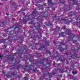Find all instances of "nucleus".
I'll return each mask as SVG.
<instances>
[{"instance_id":"nucleus-26","label":"nucleus","mask_w":80,"mask_h":80,"mask_svg":"<svg viewBox=\"0 0 80 80\" xmlns=\"http://www.w3.org/2000/svg\"><path fill=\"white\" fill-rule=\"evenodd\" d=\"M72 36H73V37H74V36L72 35Z\"/></svg>"},{"instance_id":"nucleus-3","label":"nucleus","mask_w":80,"mask_h":80,"mask_svg":"<svg viewBox=\"0 0 80 80\" xmlns=\"http://www.w3.org/2000/svg\"><path fill=\"white\" fill-rule=\"evenodd\" d=\"M59 50H60V51H62V50H63V48H59Z\"/></svg>"},{"instance_id":"nucleus-19","label":"nucleus","mask_w":80,"mask_h":80,"mask_svg":"<svg viewBox=\"0 0 80 80\" xmlns=\"http://www.w3.org/2000/svg\"><path fill=\"white\" fill-rule=\"evenodd\" d=\"M28 66H25V67H28Z\"/></svg>"},{"instance_id":"nucleus-13","label":"nucleus","mask_w":80,"mask_h":80,"mask_svg":"<svg viewBox=\"0 0 80 80\" xmlns=\"http://www.w3.org/2000/svg\"><path fill=\"white\" fill-rule=\"evenodd\" d=\"M77 47L78 48H79V47H80V45H78Z\"/></svg>"},{"instance_id":"nucleus-10","label":"nucleus","mask_w":80,"mask_h":80,"mask_svg":"<svg viewBox=\"0 0 80 80\" xmlns=\"http://www.w3.org/2000/svg\"><path fill=\"white\" fill-rule=\"evenodd\" d=\"M2 57H3V56H1V54L0 53V58H1Z\"/></svg>"},{"instance_id":"nucleus-23","label":"nucleus","mask_w":80,"mask_h":80,"mask_svg":"<svg viewBox=\"0 0 80 80\" xmlns=\"http://www.w3.org/2000/svg\"><path fill=\"white\" fill-rule=\"evenodd\" d=\"M9 77H11V76H10Z\"/></svg>"},{"instance_id":"nucleus-6","label":"nucleus","mask_w":80,"mask_h":80,"mask_svg":"<svg viewBox=\"0 0 80 80\" xmlns=\"http://www.w3.org/2000/svg\"><path fill=\"white\" fill-rule=\"evenodd\" d=\"M7 23V21H5L4 22H2V23L3 24L4 23Z\"/></svg>"},{"instance_id":"nucleus-29","label":"nucleus","mask_w":80,"mask_h":80,"mask_svg":"<svg viewBox=\"0 0 80 80\" xmlns=\"http://www.w3.org/2000/svg\"><path fill=\"white\" fill-rule=\"evenodd\" d=\"M48 74H50V73L49 72H48Z\"/></svg>"},{"instance_id":"nucleus-28","label":"nucleus","mask_w":80,"mask_h":80,"mask_svg":"<svg viewBox=\"0 0 80 80\" xmlns=\"http://www.w3.org/2000/svg\"><path fill=\"white\" fill-rule=\"evenodd\" d=\"M55 17H56V16H55Z\"/></svg>"},{"instance_id":"nucleus-32","label":"nucleus","mask_w":80,"mask_h":80,"mask_svg":"<svg viewBox=\"0 0 80 80\" xmlns=\"http://www.w3.org/2000/svg\"><path fill=\"white\" fill-rule=\"evenodd\" d=\"M6 1H7V0H6Z\"/></svg>"},{"instance_id":"nucleus-8","label":"nucleus","mask_w":80,"mask_h":80,"mask_svg":"<svg viewBox=\"0 0 80 80\" xmlns=\"http://www.w3.org/2000/svg\"><path fill=\"white\" fill-rule=\"evenodd\" d=\"M11 75H15V73H14V72H12L11 73Z\"/></svg>"},{"instance_id":"nucleus-16","label":"nucleus","mask_w":80,"mask_h":80,"mask_svg":"<svg viewBox=\"0 0 80 80\" xmlns=\"http://www.w3.org/2000/svg\"><path fill=\"white\" fill-rule=\"evenodd\" d=\"M63 29H65V27H63Z\"/></svg>"},{"instance_id":"nucleus-22","label":"nucleus","mask_w":80,"mask_h":80,"mask_svg":"<svg viewBox=\"0 0 80 80\" xmlns=\"http://www.w3.org/2000/svg\"><path fill=\"white\" fill-rule=\"evenodd\" d=\"M2 41H3V42H4V40H2Z\"/></svg>"},{"instance_id":"nucleus-2","label":"nucleus","mask_w":80,"mask_h":80,"mask_svg":"<svg viewBox=\"0 0 80 80\" xmlns=\"http://www.w3.org/2000/svg\"><path fill=\"white\" fill-rule=\"evenodd\" d=\"M15 26H16V27L14 28V27H13V28H18L20 27V25L17 24H15Z\"/></svg>"},{"instance_id":"nucleus-21","label":"nucleus","mask_w":80,"mask_h":80,"mask_svg":"<svg viewBox=\"0 0 80 80\" xmlns=\"http://www.w3.org/2000/svg\"><path fill=\"white\" fill-rule=\"evenodd\" d=\"M25 17H28V16H27V15H26L25 16Z\"/></svg>"},{"instance_id":"nucleus-9","label":"nucleus","mask_w":80,"mask_h":80,"mask_svg":"<svg viewBox=\"0 0 80 80\" xmlns=\"http://www.w3.org/2000/svg\"><path fill=\"white\" fill-rule=\"evenodd\" d=\"M60 44H61V45H64V44H63V42H61Z\"/></svg>"},{"instance_id":"nucleus-17","label":"nucleus","mask_w":80,"mask_h":80,"mask_svg":"<svg viewBox=\"0 0 80 80\" xmlns=\"http://www.w3.org/2000/svg\"><path fill=\"white\" fill-rule=\"evenodd\" d=\"M13 49H15V48L14 47H13Z\"/></svg>"},{"instance_id":"nucleus-7","label":"nucleus","mask_w":80,"mask_h":80,"mask_svg":"<svg viewBox=\"0 0 80 80\" xmlns=\"http://www.w3.org/2000/svg\"><path fill=\"white\" fill-rule=\"evenodd\" d=\"M48 3H52V1H50V0L48 1Z\"/></svg>"},{"instance_id":"nucleus-25","label":"nucleus","mask_w":80,"mask_h":80,"mask_svg":"<svg viewBox=\"0 0 80 80\" xmlns=\"http://www.w3.org/2000/svg\"><path fill=\"white\" fill-rule=\"evenodd\" d=\"M75 41L76 42H77V41H76V40H75Z\"/></svg>"},{"instance_id":"nucleus-5","label":"nucleus","mask_w":80,"mask_h":80,"mask_svg":"<svg viewBox=\"0 0 80 80\" xmlns=\"http://www.w3.org/2000/svg\"><path fill=\"white\" fill-rule=\"evenodd\" d=\"M2 47H3L4 48H5L7 47V45H3Z\"/></svg>"},{"instance_id":"nucleus-1","label":"nucleus","mask_w":80,"mask_h":80,"mask_svg":"<svg viewBox=\"0 0 80 80\" xmlns=\"http://www.w3.org/2000/svg\"><path fill=\"white\" fill-rule=\"evenodd\" d=\"M60 72L61 73H63L64 72H63V69H60L59 70Z\"/></svg>"},{"instance_id":"nucleus-12","label":"nucleus","mask_w":80,"mask_h":80,"mask_svg":"<svg viewBox=\"0 0 80 80\" xmlns=\"http://www.w3.org/2000/svg\"><path fill=\"white\" fill-rule=\"evenodd\" d=\"M53 43H54V44H56V43L55 41H53Z\"/></svg>"},{"instance_id":"nucleus-27","label":"nucleus","mask_w":80,"mask_h":80,"mask_svg":"<svg viewBox=\"0 0 80 80\" xmlns=\"http://www.w3.org/2000/svg\"><path fill=\"white\" fill-rule=\"evenodd\" d=\"M13 58H12V60H13Z\"/></svg>"},{"instance_id":"nucleus-15","label":"nucleus","mask_w":80,"mask_h":80,"mask_svg":"<svg viewBox=\"0 0 80 80\" xmlns=\"http://www.w3.org/2000/svg\"><path fill=\"white\" fill-rule=\"evenodd\" d=\"M3 5V4H2V3H0V5Z\"/></svg>"},{"instance_id":"nucleus-31","label":"nucleus","mask_w":80,"mask_h":80,"mask_svg":"<svg viewBox=\"0 0 80 80\" xmlns=\"http://www.w3.org/2000/svg\"><path fill=\"white\" fill-rule=\"evenodd\" d=\"M48 75H50L48 74Z\"/></svg>"},{"instance_id":"nucleus-4","label":"nucleus","mask_w":80,"mask_h":80,"mask_svg":"<svg viewBox=\"0 0 80 80\" xmlns=\"http://www.w3.org/2000/svg\"><path fill=\"white\" fill-rule=\"evenodd\" d=\"M72 72L73 74H74V75H75V74H77L76 71H72Z\"/></svg>"},{"instance_id":"nucleus-18","label":"nucleus","mask_w":80,"mask_h":80,"mask_svg":"<svg viewBox=\"0 0 80 80\" xmlns=\"http://www.w3.org/2000/svg\"><path fill=\"white\" fill-rule=\"evenodd\" d=\"M62 62H63L64 61H65L64 60H62Z\"/></svg>"},{"instance_id":"nucleus-20","label":"nucleus","mask_w":80,"mask_h":80,"mask_svg":"<svg viewBox=\"0 0 80 80\" xmlns=\"http://www.w3.org/2000/svg\"><path fill=\"white\" fill-rule=\"evenodd\" d=\"M34 12H35V11H33L32 13H34Z\"/></svg>"},{"instance_id":"nucleus-11","label":"nucleus","mask_w":80,"mask_h":80,"mask_svg":"<svg viewBox=\"0 0 80 80\" xmlns=\"http://www.w3.org/2000/svg\"><path fill=\"white\" fill-rule=\"evenodd\" d=\"M41 24V25H40V26H42V25H43V23H40V25Z\"/></svg>"},{"instance_id":"nucleus-14","label":"nucleus","mask_w":80,"mask_h":80,"mask_svg":"<svg viewBox=\"0 0 80 80\" xmlns=\"http://www.w3.org/2000/svg\"><path fill=\"white\" fill-rule=\"evenodd\" d=\"M44 77H45V76H43L42 77V78H43Z\"/></svg>"},{"instance_id":"nucleus-30","label":"nucleus","mask_w":80,"mask_h":80,"mask_svg":"<svg viewBox=\"0 0 80 80\" xmlns=\"http://www.w3.org/2000/svg\"><path fill=\"white\" fill-rule=\"evenodd\" d=\"M57 65H58V64H57Z\"/></svg>"},{"instance_id":"nucleus-24","label":"nucleus","mask_w":80,"mask_h":80,"mask_svg":"<svg viewBox=\"0 0 80 80\" xmlns=\"http://www.w3.org/2000/svg\"><path fill=\"white\" fill-rule=\"evenodd\" d=\"M12 29V28H9V29Z\"/></svg>"}]
</instances>
